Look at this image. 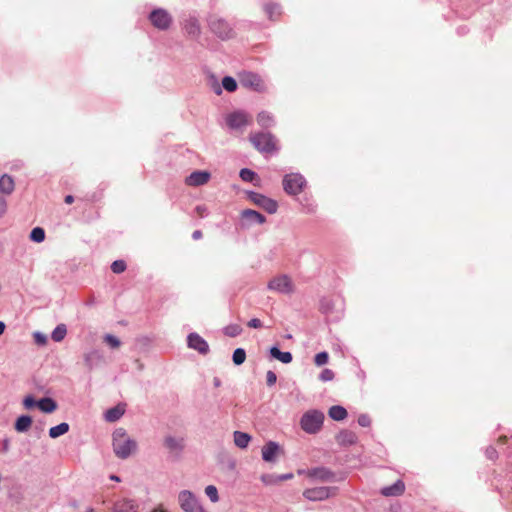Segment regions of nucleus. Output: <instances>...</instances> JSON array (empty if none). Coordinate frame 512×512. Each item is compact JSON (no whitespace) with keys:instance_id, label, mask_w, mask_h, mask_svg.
Instances as JSON below:
<instances>
[{"instance_id":"2eb2a0df","label":"nucleus","mask_w":512,"mask_h":512,"mask_svg":"<svg viewBox=\"0 0 512 512\" xmlns=\"http://www.w3.org/2000/svg\"><path fill=\"white\" fill-rule=\"evenodd\" d=\"M308 477L314 478L322 482H330L334 480V473L324 467L314 468L307 472Z\"/></svg>"},{"instance_id":"a18cd8bd","label":"nucleus","mask_w":512,"mask_h":512,"mask_svg":"<svg viewBox=\"0 0 512 512\" xmlns=\"http://www.w3.org/2000/svg\"><path fill=\"white\" fill-rule=\"evenodd\" d=\"M23 405L26 409H31L37 406V401L32 396H26L23 400Z\"/></svg>"},{"instance_id":"f3484780","label":"nucleus","mask_w":512,"mask_h":512,"mask_svg":"<svg viewBox=\"0 0 512 512\" xmlns=\"http://www.w3.org/2000/svg\"><path fill=\"white\" fill-rule=\"evenodd\" d=\"M405 491V484L402 480L396 481L393 485L383 487L381 494L385 497L401 496Z\"/></svg>"},{"instance_id":"e2e57ef3","label":"nucleus","mask_w":512,"mask_h":512,"mask_svg":"<svg viewBox=\"0 0 512 512\" xmlns=\"http://www.w3.org/2000/svg\"><path fill=\"white\" fill-rule=\"evenodd\" d=\"M216 93H217V94H220V93H221V88H220V86H217Z\"/></svg>"},{"instance_id":"473e14b6","label":"nucleus","mask_w":512,"mask_h":512,"mask_svg":"<svg viewBox=\"0 0 512 512\" xmlns=\"http://www.w3.org/2000/svg\"><path fill=\"white\" fill-rule=\"evenodd\" d=\"M185 29L187 33L192 36H198L200 33L199 24L195 19L189 20L185 25Z\"/></svg>"},{"instance_id":"bf43d9fd","label":"nucleus","mask_w":512,"mask_h":512,"mask_svg":"<svg viewBox=\"0 0 512 512\" xmlns=\"http://www.w3.org/2000/svg\"><path fill=\"white\" fill-rule=\"evenodd\" d=\"M4 330H5V324L0 321V335L3 334Z\"/></svg>"},{"instance_id":"a878e982","label":"nucleus","mask_w":512,"mask_h":512,"mask_svg":"<svg viewBox=\"0 0 512 512\" xmlns=\"http://www.w3.org/2000/svg\"><path fill=\"white\" fill-rule=\"evenodd\" d=\"M233 436L235 445L241 449L246 448L251 440L249 434L241 431H235Z\"/></svg>"},{"instance_id":"0e129e2a","label":"nucleus","mask_w":512,"mask_h":512,"mask_svg":"<svg viewBox=\"0 0 512 512\" xmlns=\"http://www.w3.org/2000/svg\"><path fill=\"white\" fill-rule=\"evenodd\" d=\"M87 512H94V509L89 508V509L87 510Z\"/></svg>"},{"instance_id":"72a5a7b5","label":"nucleus","mask_w":512,"mask_h":512,"mask_svg":"<svg viewBox=\"0 0 512 512\" xmlns=\"http://www.w3.org/2000/svg\"><path fill=\"white\" fill-rule=\"evenodd\" d=\"M265 11L271 20H276L281 14L280 7L276 4H267L265 6Z\"/></svg>"},{"instance_id":"b1692460","label":"nucleus","mask_w":512,"mask_h":512,"mask_svg":"<svg viewBox=\"0 0 512 512\" xmlns=\"http://www.w3.org/2000/svg\"><path fill=\"white\" fill-rule=\"evenodd\" d=\"M37 407L44 413H52L57 409V403L49 397L37 401Z\"/></svg>"},{"instance_id":"c03bdc74","label":"nucleus","mask_w":512,"mask_h":512,"mask_svg":"<svg viewBox=\"0 0 512 512\" xmlns=\"http://www.w3.org/2000/svg\"><path fill=\"white\" fill-rule=\"evenodd\" d=\"M334 378V372L331 369H324L320 375L319 379L323 382L331 381Z\"/></svg>"},{"instance_id":"8fccbe9b","label":"nucleus","mask_w":512,"mask_h":512,"mask_svg":"<svg viewBox=\"0 0 512 512\" xmlns=\"http://www.w3.org/2000/svg\"><path fill=\"white\" fill-rule=\"evenodd\" d=\"M247 326L250 328H255V329L261 328L262 322L257 318H253L250 321H248Z\"/></svg>"},{"instance_id":"6e6552de","label":"nucleus","mask_w":512,"mask_h":512,"mask_svg":"<svg viewBox=\"0 0 512 512\" xmlns=\"http://www.w3.org/2000/svg\"><path fill=\"white\" fill-rule=\"evenodd\" d=\"M248 198L255 205H257L260 208L264 209L269 214H274V213L277 212L278 203L275 200L266 197L265 195H262V194L257 193V192H250L248 194Z\"/></svg>"},{"instance_id":"4be33fe9","label":"nucleus","mask_w":512,"mask_h":512,"mask_svg":"<svg viewBox=\"0 0 512 512\" xmlns=\"http://www.w3.org/2000/svg\"><path fill=\"white\" fill-rule=\"evenodd\" d=\"M125 412V405H117L113 408H110L105 413V419L108 422H115L124 414Z\"/></svg>"},{"instance_id":"603ef678","label":"nucleus","mask_w":512,"mask_h":512,"mask_svg":"<svg viewBox=\"0 0 512 512\" xmlns=\"http://www.w3.org/2000/svg\"><path fill=\"white\" fill-rule=\"evenodd\" d=\"M192 238L194 240H199L202 238V232L200 230H195L192 234Z\"/></svg>"},{"instance_id":"412c9836","label":"nucleus","mask_w":512,"mask_h":512,"mask_svg":"<svg viewBox=\"0 0 512 512\" xmlns=\"http://www.w3.org/2000/svg\"><path fill=\"white\" fill-rule=\"evenodd\" d=\"M241 216L249 223L263 224L266 221V218L262 214L251 209L243 210Z\"/></svg>"},{"instance_id":"4468645a","label":"nucleus","mask_w":512,"mask_h":512,"mask_svg":"<svg viewBox=\"0 0 512 512\" xmlns=\"http://www.w3.org/2000/svg\"><path fill=\"white\" fill-rule=\"evenodd\" d=\"M188 346L194 350H197L201 354H207L209 351L208 343L197 333H191L187 339Z\"/></svg>"},{"instance_id":"5701e85b","label":"nucleus","mask_w":512,"mask_h":512,"mask_svg":"<svg viewBox=\"0 0 512 512\" xmlns=\"http://www.w3.org/2000/svg\"><path fill=\"white\" fill-rule=\"evenodd\" d=\"M15 183L11 176L4 174L0 178V191L4 194H11L14 191Z\"/></svg>"},{"instance_id":"0eeeda50","label":"nucleus","mask_w":512,"mask_h":512,"mask_svg":"<svg viewBox=\"0 0 512 512\" xmlns=\"http://www.w3.org/2000/svg\"><path fill=\"white\" fill-rule=\"evenodd\" d=\"M268 288L272 291L289 294L294 291V284L289 276L279 275L269 281Z\"/></svg>"},{"instance_id":"ea45409f","label":"nucleus","mask_w":512,"mask_h":512,"mask_svg":"<svg viewBox=\"0 0 512 512\" xmlns=\"http://www.w3.org/2000/svg\"><path fill=\"white\" fill-rule=\"evenodd\" d=\"M111 270L116 273L120 274L126 270V263L123 260H116L111 265Z\"/></svg>"},{"instance_id":"58836bf2","label":"nucleus","mask_w":512,"mask_h":512,"mask_svg":"<svg viewBox=\"0 0 512 512\" xmlns=\"http://www.w3.org/2000/svg\"><path fill=\"white\" fill-rule=\"evenodd\" d=\"M98 357H99V355H98L97 351H92V352L86 353L84 355V362L89 371H91L93 369L94 358H98Z\"/></svg>"},{"instance_id":"4d7b16f0","label":"nucleus","mask_w":512,"mask_h":512,"mask_svg":"<svg viewBox=\"0 0 512 512\" xmlns=\"http://www.w3.org/2000/svg\"><path fill=\"white\" fill-rule=\"evenodd\" d=\"M5 207H6V203L4 200H0V210L1 212H3L5 210Z\"/></svg>"},{"instance_id":"6ab92c4d","label":"nucleus","mask_w":512,"mask_h":512,"mask_svg":"<svg viewBox=\"0 0 512 512\" xmlns=\"http://www.w3.org/2000/svg\"><path fill=\"white\" fill-rule=\"evenodd\" d=\"M164 445L170 452L178 454L184 448V440L182 438L167 436L164 440Z\"/></svg>"},{"instance_id":"09e8293b","label":"nucleus","mask_w":512,"mask_h":512,"mask_svg":"<svg viewBox=\"0 0 512 512\" xmlns=\"http://www.w3.org/2000/svg\"><path fill=\"white\" fill-rule=\"evenodd\" d=\"M34 339H35V342L39 345H45L47 342L46 336L41 333H35Z\"/></svg>"},{"instance_id":"37998d69","label":"nucleus","mask_w":512,"mask_h":512,"mask_svg":"<svg viewBox=\"0 0 512 512\" xmlns=\"http://www.w3.org/2000/svg\"><path fill=\"white\" fill-rule=\"evenodd\" d=\"M328 359H329V355L327 352H320V353L316 354V356L314 358V363L317 366H323L328 362Z\"/></svg>"},{"instance_id":"49530a36","label":"nucleus","mask_w":512,"mask_h":512,"mask_svg":"<svg viewBox=\"0 0 512 512\" xmlns=\"http://www.w3.org/2000/svg\"><path fill=\"white\" fill-rule=\"evenodd\" d=\"M267 385L272 386L277 381V376L273 371H268L266 374Z\"/></svg>"},{"instance_id":"79ce46f5","label":"nucleus","mask_w":512,"mask_h":512,"mask_svg":"<svg viewBox=\"0 0 512 512\" xmlns=\"http://www.w3.org/2000/svg\"><path fill=\"white\" fill-rule=\"evenodd\" d=\"M104 341H105V342H106V343H107L111 348H114V349L119 348V347H120V345H121L120 340H119L117 337H115V336H113V335H111V334H107V335H105V337H104Z\"/></svg>"},{"instance_id":"bb28decb","label":"nucleus","mask_w":512,"mask_h":512,"mask_svg":"<svg viewBox=\"0 0 512 512\" xmlns=\"http://www.w3.org/2000/svg\"><path fill=\"white\" fill-rule=\"evenodd\" d=\"M257 122L263 128H269L274 123V117L270 112L262 111L257 115Z\"/></svg>"},{"instance_id":"dca6fc26","label":"nucleus","mask_w":512,"mask_h":512,"mask_svg":"<svg viewBox=\"0 0 512 512\" xmlns=\"http://www.w3.org/2000/svg\"><path fill=\"white\" fill-rule=\"evenodd\" d=\"M280 453V446L273 441L268 442L262 448V458L266 462H274Z\"/></svg>"},{"instance_id":"4c0bfd02","label":"nucleus","mask_w":512,"mask_h":512,"mask_svg":"<svg viewBox=\"0 0 512 512\" xmlns=\"http://www.w3.org/2000/svg\"><path fill=\"white\" fill-rule=\"evenodd\" d=\"M205 493L213 503L218 502V500H219L218 490L214 485H208L205 488Z\"/></svg>"},{"instance_id":"a211bd4d","label":"nucleus","mask_w":512,"mask_h":512,"mask_svg":"<svg viewBox=\"0 0 512 512\" xmlns=\"http://www.w3.org/2000/svg\"><path fill=\"white\" fill-rule=\"evenodd\" d=\"M115 512H138V505L130 499L123 498L114 504Z\"/></svg>"},{"instance_id":"f03ea898","label":"nucleus","mask_w":512,"mask_h":512,"mask_svg":"<svg viewBox=\"0 0 512 512\" xmlns=\"http://www.w3.org/2000/svg\"><path fill=\"white\" fill-rule=\"evenodd\" d=\"M249 140L254 148L261 153L271 154L277 150V141L271 133H251Z\"/></svg>"},{"instance_id":"de8ad7c7","label":"nucleus","mask_w":512,"mask_h":512,"mask_svg":"<svg viewBox=\"0 0 512 512\" xmlns=\"http://www.w3.org/2000/svg\"><path fill=\"white\" fill-rule=\"evenodd\" d=\"M371 423L370 418L367 415H360L358 418V424L362 427H367Z\"/></svg>"},{"instance_id":"864d4df0","label":"nucleus","mask_w":512,"mask_h":512,"mask_svg":"<svg viewBox=\"0 0 512 512\" xmlns=\"http://www.w3.org/2000/svg\"><path fill=\"white\" fill-rule=\"evenodd\" d=\"M66 204H72L74 201V197L72 195H67L64 199Z\"/></svg>"},{"instance_id":"052dcab7","label":"nucleus","mask_w":512,"mask_h":512,"mask_svg":"<svg viewBox=\"0 0 512 512\" xmlns=\"http://www.w3.org/2000/svg\"><path fill=\"white\" fill-rule=\"evenodd\" d=\"M110 479H111V480H114V481H117V482H119V481H120L119 477H117V476H115V475H112V476L110 477Z\"/></svg>"},{"instance_id":"f704fd0d","label":"nucleus","mask_w":512,"mask_h":512,"mask_svg":"<svg viewBox=\"0 0 512 512\" xmlns=\"http://www.w3.org/2000/svg\"><path fill=\"white\" fill-rule=\"evenodd\" d=\"M246 359V352L244 349L242 348H237L234 352H233V356H232V360H233V363L235 365H241L244 363Z\"/></svg>"},{"instance_id":"680f3d73","label":"nucleus","mask_w":512,"mask_h":512,"mask_svg":"<svg viewBox=\"0 0 512 512\" xmlns=\"http://www.w3.org/2000/svg\"><path fill=\"white\" fill-rule=\"evenodd\" d=\"M152 512H165V511L162 508L158 507V508L153 509Z\"/></svg>"},{"instance_id":"3c124183","label":"nucleus","mask_w":512,"mask_h":512,"mask_svg":"<svg viewBox=\"0 0 512 512\" xmlns=\"http://www.w3.org/2000/svg\"><path fill=\"white\" fill-rule=\"evenodd\" d=\"M197 215L199 217H204L206 215V212H207V208L205 206H197L196 209H195Z\"/></svg>"},{"instance_id":"c9c22d12","label":"nucleus","mask_w":512,"mask_h":512,"mask_svg":"<svg viewBox=\"0 0 512 512\" xmlns=\"http://www.w3.org/2000/svg\"><path fill=\"white\" fill-rule=\"evenodd\" d=\"M222 85L228 92H234L237 89V82L234 78L226 76L222 80Z\"/></svg>"},{"instance_id":"c85d7f7f","label":"nucleus","mask_w":512,"mask_h":512,"mask_svg":"<svg viewBox=\"0 0 512 512\" xmlns=\"http://www.w3.org/2000/svg\"><path fill=\"white\" fill-rule=\"evenodd\" d=\"M32 425V418L28 415L20 416L15 423V430L18 432L27 431Z\"/></svg>"},{"instance_id":"39448f33","label":"nucleus","mask_w":512,"mask_h":512,"mask_svg":"<svg viewBox=\"0 0 512 512\" xmlns=\"http://www.w3.org/2000/svg\"><path fill=\"white\" fill-rule=\"evenodd\" d=\"M240 85L252 89L256 92H264L266 90L263 79L256 73L244 71L239 74Z\"/></svg>"},{"instance_id":"cd10ccee","label":"nucleus","mask_w":512,"mask_h":512,"mask_svg":"<svg viewBox=\"0 0 512 512\" xmlns=\"http://www.w3.org/2000/svg\"><path fill=\"white\" fill-rule=\"evenodd\" d=\"M270 354L273 358L285 364H288L292 361V354L290 352H282L277 347H272L270 349Z\"/></svg>"},{"instance_id":"20e7f679","label":"nucleus","mask_w":512,"mask_h":512,"mask_svg":"<svg viewBox=\"0 0 512 512\" xmlns=\"http://www.w3.org/2000/svg\"><path fill=\"white\" fill-rule=\"evenodd\" d=\"M306 186L305 178L299 173H291L283 178V188L289 195L300 194Z\"/></svg>"},{"instance_id":"f257e3e1","label":"nucleus","mask_w":512,"mask_h":512,"mask_svg":"<svg viewBox=\"0 0 512 512\" xmlns=\"http://www.w3.org/2000/svg\"><path fill=\"white\" fill-rule=\"evenodd\" d=\"M137 444L132 440L125 429L118 428L113 433V449L115 454L121 458H128L135 450Z\"/></svg>"},{"instance_id":"7c9ffc66","label":"nucleus","mask_w":512,"mask_h":512,"mask_svg":"<svg viewBox=\"0 0 512 512\" xmlns=\"http://www.w3.org/2000/svg\"><path fill=\"white\" fill-rule=\"evenodd\" d=\"M67 334V328L64 324H59L52 332V339L55 341V342H60L62 341L65 336Z\"/></svg>"},{"instance_id":"a19ab883","label":"nucleus","mask_w":512,"mask_h":512,"mask_svg":"<svg viewBox=\"0 0 512 512\" xmlns=\"http://www.w3.org/2000/svg\"><path fill=\"white\" fill-rule=\"evenodd\" d=\"M242 332V328L239 325H229L225 328V334L229 337H236Z\"/></svg>"},{"instance_id":"aec40b11","label":"nucleus","mask_w":512,"mask_h":512,"mask_svg":"<svg viewBox=\"0 0 512 512\" xmlns=\"http://www.w3.org/2000/svg\"><path fill=\"white\" fill-rule=\"evenodd\" d=\"M337 442L340 445L348 446L357 442V435L350 430H343L336 436Z\"/></svg>"},{"instance_id":"ddd939ff","label":"nucleus","mask_w":512,"mask_h":512,"mask_svg":"<svg viewBox=\"0 0 512 512\" xmlns=\"http://www.w3.org/2000/svg\"><path fill=\"white\" fill-rule=\"evenodd\" d=\"M210 178V172L197 170L192 172L188 177H186L185 183L188 186L197 187L208 183Z\"/></svg>"},{"instance_id":"c756f323","label":"nucleus","mask_w":512,"mask_h":512,"mask_svg":"<svg viewBox=\"0 0 512 512\" xmlns=\"http://www.w3.org/2000/svg\"><path fill=\"white\" fill-rule=\"evenodd\" d=\"M68 431H69L68 423L63 422V423H60L57 426L51 427L49 429V436L51 438H57V437H59L61 435H64Z\"/></svg>"},{"instance_id":"7ed1b4c3","label":"nucleus","mask_w":512,"mask_h":512,"mask_svg":"<svg viewBox=\"0 0 512 512\" xmlns=\"http://www.w3.org/2000/svg\"><path fill=\"white\" fill-rule=\"evenodd\" d=\"M324 418L323 412L316 409L308 410L302 415L300 426L306 433L316 434L321 430Z\"/></svg>"},{"instance_id":"2f4dec72","label":"nucleus","mask_w":512,"mask_h":512,"mask_svg":"<svg viewBox=\"0 0 512 512\" xmlns=\"http://www.w3.org/2000/svg\"><path fill=\"white\" fill-rule=\"evenodd\" d=\"M240 178L245 182H254V181L259 182L260 181L257 174L254 171L247 169V168L241 169Z\"/></svg>"},{"instance_id":"5fc2aeb1","label":"nucleus","mask_w":512,"mask_h":512,"mask_svg":"<svg viewBox=\"0 0 512 512\" xmlns=\"http://www.w3.org/2000/svg\"><path fill=\"white\" fill-rule=\"evenodd\" d=\"M292 477H293L292 474L281 475L279 477V480H288V479H291Z\"/></svg>"},{"instance_id":"13d9d810","label":"nucleus","mask_w":512,"mask_h":512,"mask_svg":"<svg viewBox=\"0 0 512 512\" xmlns=\"http://www.w3.org/2000/svg\"><path fill=\"white\" fill-rule=\"evenodd\" d=\"M213 382L215 387H219L221 385V381L219 378H214Z\"/></svg>"},{"instance_id":"9b49d317","label":"nucleus","mask_w":512,"mask_h":512,"mask_svg":"<svg viewBox=\"0 0 512 512\" xmlns=\"http://www.w3.org/2000/svg\"><path fill=\"white\" fill-rule=\"evenodd\" d=\"M210 28L214 34L222 39H228L233 36L232 28L223 19L211 18Z\"/></svg>"},{"instance_id":"6e6d98bb","label":"nucleus","mask_w":512,"mask_h":512,"mask_svg":"<svg viewBox=\"0 0 512 512\" xmlns=\"http://www.w3.org/2000/svg\"><path fill=\"white\" fill-rule=\"evenodd\" d=\"M506 441H507V437L506 436H500L498 438V443L504 444V443H506Z\"/></svg>"},{"instance_id":"393cba45","label":"nucleus","mask_w":512,"mask_h":512,"mask_svg":"<svg viewBox=\"0 0 512 512\" xmlns=\"http://www.w3.org/2000/svg\"><path fill=\"white\" fill-rule=\"evenodd\" d=\"M328 415L335 421H342L347 417L348 413L344 407L340 405H334L328 410Z\"/></svg>"},{"instance_id":"9d476101","label":"nucleus","mask_w":512,"mask_h":512,"mask_svg":"<svg viewBox=\"0 0 512 512\" xmlns=\"http://www.w3.org/2000/svg\"><path fill=\"white\" fill-rule=\"evenodd\" d=\"M226 122L231 129H240L249 125L252 122V117L246 112L237 111L228 115Z\"/></svg>"},{"instance_id":"e433bc0d","label":"nucleus","mask_w":512,"mask_h":512,"mask_svg":"<svg viewBox=\"0 0 512 512\" xmlns=\"http://www.w3.org/2000/svg\"><path fill=\"white\" fill-rule=\"evenodd\" d=\"M30 238L32 241L40 243L45 239V231L40 227H36L31 231Z\"/></svg>"},{"instance_id":"f8f14e48","label":"nucleus","mask_w":512,"mask_h":512,"mask_svg":"<svg viewBox=\"0 0 512 512\" xmlns=\"http://www.w3.org/2000/svg\"><path fill=\"white\" fill-rule=\"evenodd\" d=\"M150 20L152 24L158 29H167L171 23L170 15L163 9H157L151 12Z\"/></svg>"},{"instance_id":"1a4fd4ad","label":"nucleus","mask_w":512,"mask_h":512,"mask_svg":"<svg viewBox=\"0 0 512 512\" xmlns=\"http://www.w3.org/2000/svg\"><path fill=\"white\" fill-rule=\"evenodd\" d=\"M179 503L185 512H204L196 497L188 490L179 493Z\"/></svg>"},{"instance_id":"423d86ee","label":"nucleus","mask_w":512,"mask_h":512,"mask_svg":"<svg viewBox=\"0 0 512 512\" xmlns=\"http://www.w3.org/2000/svg\"><path fill=\"white\" fill-rule=\"evenodd\" d=\"M336 487H315L305 489L303 496L310 501H323L337 494Z\"/></svg>"}]
</instances>
